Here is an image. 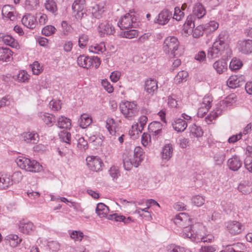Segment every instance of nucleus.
<instances>
[{
	"instance_id": "nucleus-51",
	"label": "nucleus",
	"mask_w": 252,
	"mask_h": 252,
	"mask_svg": "<svg viewBox=\"0 0 252 252\" xmlns=\"http://www.w3.org/2000/svg\"><path fill=\"white\" fill-rule=\"evenodd\" d=\"M109 173L113 180H116L120 176V172L117 166H112L109 170Z\"/></svg>"
},
{
	"instance_id": "nucleus-22",
	"label": "nucleus",
	"mask_w": 252,
	"mask_h": 252,
	"mask_svg": "<svg viewBox=\"0 0 252 252\" xmlns=\"http://www.w3.org/2000/svg\"><path fill=\"white\" fill-rule=\"evenodd\" d=\"M238 49L241 52L245 54L252 53V40L248 39L240 41Z\"/></svg>"
},
{
	"instance_id": "nucleus-47",
	"label": "nucleus",
	"mask_w": 252,
	"mask_h": 252,
	"mask_svg": "<svg viewBox=\"0 0 252 252\" xmlns=\"http://www.w3.org/2000/svg\"><path fill=\"white\" fill-rule=\"evenodd\" d=\"M56 31V29L52 25H48L45 26L42 30V33L46 36H50L54 34Z\"/></svg>"
},
{
	"instance_id": "nucleus-33",
	"label": "nucleus",
	"mask_w": 252,
	"mask_h": 252,
	"mask_svg": "<svg viewBox=\"0 0 252 252\" xmlns=\"http://www.w3.org/2000/svg\"><path fill=\"white\" fill-rule=\"evenodd\" d=\"M5 240L11 247L15 248L21 243L22 239L17 235L9 234L6 236Z\"/></svg>"
},
{
	"instance_id": "nucleus-52",
	"label": "nucleus",
	"mask_w": 252,
	"mask_h": 252,
	"mask_svg": "<svg viewBox=\"0 0 252 252\" xmlns=\"http://www.w3.org/2000/svg\"><path fill=\"white\" fill-rule=\"evenodd\" d=\"M184 17V13L181 10L179 7H176L174 8V12L173 18L177 21H180Z\"/></svg>"
},
{
	"instance_id": "nucleus-49",
	"label": "nucleus",
	"mask_w": 252,
	"mask_h": 252,
	"mask_svg": "<svg viewBox=\"0 0 252 252\" xmlns=\"http://www.w3.org/2000/svg\"><path fill=\"white\" fill-rule=\"evenodd\" d=\"M38 0H26L25 7L29 11L35 9L38 5Z\"/></svg>"
},
{
	"instance_id": "nucleus-53",
	"label": "nucleus",
	"mask_w": 252,
	"mask_h": 252,
	"mask_svg": "<svg viewBox=\"0 0 252 252\" xmlns=\"http://www.w3.org/2000/svg\"><path fill=\"white\" fill-rule=\"evenodd\" d=\"M192 203L197 207L202 206L205 202L204 197L200 195H195L192 198Z\"/></svg>"
},
{
	"instance_id": "nucleus-31",
	"label": "nucleus",
	"mask_w": 252,
	"mask_h": 252,
	"mask_svg": "<svg viewBox=\"0 0 252 252\" xmlns=\"http://www.w3.org/2000/svg\"><path fill=\"white\" fill-rule=\"evenodd\" d=\"M106 9L105 3L100 2L96 5V7H93L92 14L95 18L99 19L101 14L106 10Z\"/></svg>"
},
{
	"instance_id": "nucleus-24",
	"label": "nucleus",
	"mask_w": 252,
	"mask_h": 252,
	"mask_svg": "<svg viewBox=\"0 0 252 252\" xmlns=\"http://www.w3.org/2000/svg\"><path fill=\"white\" fill-rule=\"evenodd\" d=\"M172 126L175 130L179 132L184 131L188 125L185 120L181 118H176L172 122Z\"/></svg>"
},
{
	"instance_id": "nucleus-4",
	"label": "nucleus",
	"mask_w": 252,
	"mask_h": 252,
	"mask_svg": "<svg viewBox=\"0 0 252 252\" xmlns=\"http://www.w3.org/2000/svg\"><path fill=\"white\" fill-rule=\"evenodd\" d=\"M143 150L140 147L134 148L132 158L125 157L123 159L124 167L126 170H130L133 166L137 167L143 160Z\"/></svg>"
},
{
	"instance_id": "nucleus-23",
	"label": "nucleus",
	"mask_w": 252,
	"mask_h": 252,
	"mask_svg": "<svg viewBox=\"0 0 252 252\" xmlns=\"http://www.w3.org/2000/svg\"><path fill=\"white\" fill-rule=\"evenodd\" d=\"M158 83L156 80L150 79L145 82V90L150 94L153 95L158 91Z\"/></svg>"
},
{
	"instance_id": "nucleus-11",
	"label": "nucleus",
	"mask_w": 252,
	"mask_h": 252,
	"mask_svg": "<svg viewBox=\"0 0 252 252\" xmlns=\"http://www.w3.org/2000/svg\"><path fill=\"white\" fill-rule=\"evenodd\" d=\"M225 48L220 43L214 42L212 46L208 50L207 58L209 59L219 58L223 53Z\"/></svg>"
},
{
	"instance_id": "nucleus-35",
	"label": "nucleus",
	"mask_w": 252,
	"mask_h": 252,
	"mask_svg": "<svg viewBox=\"0 0 252 252\" xmlns=\"http://www.w3.org/2000/svg\"><path fill=\"white\" fill-rule=\"evenodd\" d=\"M105 50V45L104 42H100L99 44H95L91 45L89 48V50L90 52L95 54L102 53Z\"/></svg>"
},
{
	"instance_id": "nucleus-43",
	"label": "nucleus",
	"mask_w": 252,
	"mask_h": 252,
	"mask_svg": "<svg viewBox=\"0 0 252 252\" xmlns=\"http://www.w3.org/2000/svg\"><path fill=\"white\" fill-rule=\"evenodd\" d=\"M204 32H206L204 27L199 25L194 29H192L191 33L192 34L193 37L198 38L203 35Z\"/></svg>"
},
{
	"instance_id": "nucleus-16",
	"label": "nucleus",
	"mask_w": 252,
	"mask_h": 252,
	"mask_svg": "<svg viewBox=\"0 0 252 252\" xmlns=\"http://www.w3.org/2000/svg\"><path fill=\"white\" fill-rule=\"evenodd\" d=\"M98 31L101 36L105 34L113 35L115 32V29L112 22H105L101 23L98 26Z\"/></svg>"
},
{
	"instance_id": "nucleus-38",
	"label": "nucleus",
	"mask_w": 252,
	"mask_h": 252,
	"mask_svg": "<svg viewBox=\"0 0 252 252\" xmlns=\"http://www.w3.org/2000/svg\"><path fill=\"white\" fill-rule=\"evenodd\" d=\"M189 129L190 134L193 137H200L203 135V131L200 126L192 124L190 126Z\"/></svg>"
},
{
	"instance_id": "nucleus-46",
	"label": "nucleus",
	"mask_w": 252,
	"mask_h": 252,
	"mask_svg": "<svg viewBox=\"0 0 252 252\" xmlns=\"http://www.w3.org/2000/svg\"><path fill=\"white\" fill-rule=\"evenodd\" d=\"M89 41L88 36L85 34H81L78 39V45L80 48L83 49L88 44Z\"/></svg>"
},
{
	"instance_id": "nucleus-30",
	"label": "nucleus",
	"mask_w": 252,
	"mask_h": 252,
	"mask_svg": "<svg viewBox=\"0 0 252 252\" xmlns=\"http://www.w3.org/2000/svg\"><path fill=\"white\" fill-rule=\"evenodd\" d=\"M162 160L168 161L173 155V148L171 144L165 145L163 147L161 153Z\"/></svg>"
},
{
	"instance_id": "nucleus-36",
	"label": "nucleus",
	"mask_w": 252,
	"mask_h": 252,
	"mask_svg": "<svg viewBox=\"0 0 252 252\" xmlns=\"http://www.w3.org/2000/svg\"><path fill=\"white\" fill-rule=\"evenodd\" d=\"M38 117H40L47 125L52 126V123L54 122L56 120L55 116H53L48 113L40 112L38 113Z\"/></svg>"
},
{
	"instance_id": "nucleus-60",
	"label": "nucleus",
	"mask_w": 252,
	"mask_h": 252,
	"mask_svg": "<svg viewBox=\"0 0 252 252\" xmlns=\"http://www.w3.org/2000/svg\"><path fill=\"white\" fill-rule=\"evenodd\" d=\"M102 86L105 90L109 93H111L114 91L113 86L107 81V79H104L101 82Z\"/></svg>"
},
{
	"instance_id": "nucleus-57",
	"label": "nucleus",
	"mask_w": 252,
	"mask_h": 252,
	"mask_svg": "<svg viewBox=\"0 0 252 252\" xmlns=\"http://www.w3.org/2000/svg\"><path fill=\"white\" fill-rule=\"evenodd\" d=\"M227 38V35L225 32H221L219 35L218 38L216 39L215 42L220 43V44L223 45L225 48L226 44L225 42V40Z\"/></svg>"
},
{
	"instance_id": "nucleus-45",
	"label": "nucleus",
	"mask_w": 252,
	"mask_h": 252,
	"mask_svg": "<svg viewBox=\"0 0 252 252\" xmlns=\"http://www.w3.org/2000/svg\"><path fill=\"white\" fill-rule=\"evenodd\" d=\"M13 78L19 82H25L29 79V75L26 71L22 70L20 71L17 75L14 76Z\"/></svg>"
},
{
	"instance_id": "nucleus-48",
	"label": "nucleus",
	"mask_w": 252,
	"mask_h": 252,
	"mask_svg": "<svg viewBox=\"0 0 252 252\" xmlns=\"http://www.w3.org/2000/svg\"><path fill=\"white\" fill-rule=\"evenodd\" d=\"M60 138L62 141L67 144L71 141V134L66 130H63L59 133Z\"/></svg>"
},
{
	"instance_id": "nucleus-32",
	"label": "nucleus",
	"mask_w": 252,
	"mask_h": 252,
	"mask_svg": "<svg viewBox=\"0 0 252 252\" xmlns=\"http://www.w3.org/2000/svg\"><path fill=\"white\" fill-rule=\"evenodd\" d=\"M213 66L218 73L221 74L227 69V63L225 61L220 60L215 62Z\"/></svg>"
},
{
	"instance_id": "nucleus-20",
	"label": "nucleus",
	"mask_w": 252,
	"mask_h": 252,
	"mask_svg": "<svg viewBox=\"0 0 252 252\" xmlns=\"http://www.w3.org/2000/svg\"><path fill=\"white\" fill-rule=\"evenodd\" d=\"M242 164L240 158L236 155L229 158L227 161V165L229 169L234 171H237L241 167Z\"/></svg>"
},
{
	"instance_id": "nucleus-19",
	"label": "nucleus",
	"mask_w": 252,
	"mask_h": 252,
	"mask_svg": "<svg viewBox=\"0 0 252 252\" xmlns=\"http://www.w3.org/2000/svg\"><path fill=\"white\" fill-rule=\"evenodd\" d=\"M206 13V9L204 6L200 2L195 3L192 7V14L190 16H193V19L197 18L198 19L203 18Z\"/></svg>"
},
{
	"instance_id": "nucleus-9",
	"label": "nucleus",
	"mask_w": 252,
	"mask_h": 252,
	"mask_svg": "<svg viewBox=\"0 0 252 252\" xmlns=\"http://www.w3.org/2000/svg\"><path fill=\"white\" fill-rule=\"evenodd\" d=\"M162 46L163 51L166 54L175 56V52L178 49L179 41L175 36H168L165 39Z\"/></svg>"
},
{
	"instance_id": "nucleus-50",
	"label": "nucleus",
	"mask_w": 252,
	"mask_h": 252,
	"mask_svg": "<svg viewBox=\"0 0 252 252\" xmlns=\"http://www.w3.org/2000/svg\"><path fill=\"white\" fill-rule=\"evenodd\" d=\"M242 65V62L239 60L233 59L231 60L229 64V68L231 70H236L241 68Z\"/></svg>"
},
{
	"instance_id": "nucleus-17",
	"label": "nucleus",
	"mask_w": 252,
	"mask_h": 252,
	"mask_svg": "<svg viewBox=\"0 0 252 252\" xmlns=\"http://www.w3.org/2000/svg\"><path fill=\"white\" fill-rule=\"evenodd\" d=\"M12 176L6 172H0V189H5L13 185Z\"/></svg>"
},
{
	"instance_id": "nucleus-44",
	"label": "nucleus",
	"mask_w": 252,
	"mask_h": 252,
	"mask_svg": "<svg viewBox=\"0 0 252 252\" xmlns=\"http://www.w3.org/2000/svg\"><path fill=\"white\" fill-rule=\"evenodd\" d=\"M166 249L168 252H186L184 248L175 244H170L167 246Z\"/></svg>"
},
{
	"instance_id": "nucleus-2",
	"label": "nucleus",
	"mask_w": 252,
	"mask_h": 252,
	"mask_svg": "<svg viewBox=\"0 0 252 252\" xmlns=\"http://www.w3.org/2000/svg\"><path fill=\"white\" fill-rule=\"evenodd\" d=\"M109 212L108 207L104 203H99L97 204L95 212L100 218H105L108 220H115V221H122L125 224H128L132 220L131 218L130 217L126 218L123 215H119L117 213L108 214Z\"/></svg>"
},
{
	"instance_id": "nucleus-58",
	"label": "nucleus",
	"mask_w": 252,
	"mask_h": 252,
	"mask_svg": "<svg viewBox=\"0 0 252 252\" xmlns=\"http://www.w3.org/2000/svg\"><path fill=\"white\" fill-rule=\"evenodd\" d=\"M220 113L217 112L212 111L209 115H208L205 119V121L207 124H211L213 121L216 119Z\"/></svg>"
},
{
	"instance_id": "nucleus-40",
	"label": "nucleus",
	"mask_w": 252,
	"mask_h": 252,
	"mask_svg": "<svg viewBox=\"0 0 252 252\" xmlns=\"http://www.w3.org/2000/svg\"><path fill=\"white\" fill-rule=\"evenodd\" d=\"M117 124L112 118H108L106 122V127L111 135L115 134Z\"/></svg>"
},
{
	"instance_id": "nucleus-25",
	"label": "nucleus",
	"mask_w": 252,
	"mask_h": 252,
	"mask_svg": "<svg viewBox=\"0 0 252 252\" xmlns=\"http://www.w3.org/2000/svg\"><path fill=\"white\" fill-rule=\"evenodd\" d=\"M21 21L25 27L31 29H34L36 25L35 18L30 14L25 15Z\"/></svg>"
},
{
	"instance_id": "nucleus-42",
	"label": "nucleus",
	"mask_w": 252,
	"mask_h": 252,
	"mask_svg": "<svg viewBox=\"0 0 252 252\" xmlns=\"http://www.w3.org/2000/svg\"><path fill=\"white\" fill-rule=\"evenodd\" d=\"M188 76V73L184 70L180 71L178 73L174 78L175 82L176 83H180L186 81V78Z\"/></svg>"
},
{
	"instance_id": "nucleus-6",
	"label": "nucleus",
	"mask_w": 252,
	"mask_h": 252,
	"mask_svg": "<svg viewBox=\"0 0 252 252\" xmlns=\"http://www.w3.org/2000/svg\"><path fill=\"white\" fill-rule=\"evenodd\" d=\"M231 149L229 150L224 147L223 144L220 142L215 143V147L213 148V158L215 163L217 165H221L225 160V158L229 155Z\"/></svg>"
},
{
	"instance_id": "nucleus-59",
	"label": "nucleus",
	"mask_w": 252,
	"mask_h": 252,
	"mask_svg": "<svg viewBox=\"0 0 252 252\" xmlns=\"http://www.w3.org/2000/svg\"><path fill=\"white\" fill-rule=\"evenodd\" d=\"M152 138V134H148L147 133L144 132L141 137V142L142 144L146 146L149 143V142H151V139Z\"/></svg>"
},
{
	"instance_id": "nucleus-1",
	"label": "nucleus",
	"mask_w": 252,
	"mask_h": 252,
	"mask_svg": "<svg viewBox=\"0 0 252 252\" xmlns=\"http://www.w3.org/2000/svg\"><path fill=\"white\" fill-rule=\"evenodd\" d=\"M190 218L189 215L185 213H180L176 215L174 219V222L180 227H183L184 229L182 232V236L185 238H189L192 241L195 243L208 242V238L205 236H202L198 234L196 229L200 226L199 223L190 225L189 226H185L189 224Z\"/></svg>"
},
{
	"instance_id": "nucleus-26",
	"label": "nucleus",
	"mask_w": 252,
	"mask_h": 252,
	"mask_svg": "<svg viewBox=\"0 0 252 252\" xmlns=\"http://www.w3.org/2000/svg\"><path fill=\"white\" fill-rule=\"evenodd\" d=\"M244 83L242 78L237 75L231 76L227 81V86L232 89L241 86Z\"/></svg>"
},
{
	"instance_id": "nucleus-39",
	"label": "nucleus",
	"mask_w": 252,
	"mask_h": 252,
	"mask_svg": "<svg viewBox=\"0 0 252 252\" xmlns=\"http://www.w3.org/2000/svg\"><path fill=\"white\" fill-rule=\"evenodd\" d=\"M80 127L82 128H86L92 123V119L86 114L81 115L78 121Z\"/></svg>"
},
{
	"instance_id": "nucleus-27",
	"label": "nucleus",
	"mask_w": 252,
	"mask_h": 252,
	"mask_svg": "<svg viewBox=\"0 0 252 252\" xmlns=\"http://www.w3.org/2000/svg\"><path fill=\"white\" fill-rule=\"evenodd\" d=\"M22 138L27 143L35 144L38 141V135L34 132H28L22 134Z\"/></svg>"
},
{
	"instance_id": "nucleus-5",
	"label": "nucleus",
	"mask_w": 252,
	"mask_h": 252,
	"mask_svg": "<svg viewBox=\"0 0 252 252\" xmlns=\"http://www.w3.org/2000/svg\"><path fill=\"white\" fill-rule=\"evenodd\" d=\"M15 161L21 169L27 171L38 172L42 168V166L37 161L25 157L19 156L16 159Z\"/></svg>"
},
{
	"instance_id": "nucleus-29",
	"label": "nucleus",
	"mask_w": 252,
	"mask_h": 252,
	"mask_svg": "<svg viewBox=\"0 0 252 252\" xmlns=\"http://www.w3.org/2000/svg\"><path fill=\"white\" fill-rule=\"evenodd\" d=\"M13 52L8 48H0V61L9 62L12 59Z\"/></svg>"
},
{
	"instance_id": "nucleus-12",
	"label": "nucleus",
	"mask_w": 252,
	"mask_h": 252,
	"mask_svg": "<svg viewBox=\"0 0 252 252\" xmlns=\"http://www.w3.org/2000/svg\"><path fill=\"white\" fill-rule=\"evenodd\" d=\"M227 231L232 235L240 234L245 228V226L238 221H229L225 223Z\"/></svg>"
},
{
	"instance_id": "nucleus-41",
	"label": "nucleus",
	"mask_w": 252,
	"mask_h": 252,
	"mask_svg": "<svg viewBox=\"0 0 252 252\" xmlns=\"http://www.w3.org/2000/svg\"><path fill=\"white\" fill-rule=\"evenodd\" d=\"M218 27L219 24L214 21H211L204 26L205 31L207 32H215L218 29Z\"/></svg>"
},
{
	"instance_id": "nucleus-28",
	"label": "nucleus",
	"mask_w": 252,
	"mask_h": 252,
	"mask_svg": "<svg viewBox=\"0 0 252 252\" xmlns=\"http://www.w3.org/2000/svg\"><path fill=\"white\" fill-rule=\"evenodd\" d=\"M194 19L193 16L189 15L187 17L186 21L183 26V30L186 34H190L194 28Z\"/></svg>"
},
{
	"instance_id": "nucleus-54",
	"label": "nucleus",
	"mask_w": 252,
	"mask_h": 252,
	"mask_svg": "<svg viewBox=\"0 0 252 252\" xmlns=\"http://www.w3.org/2000/svg\"><path fill=\"white\" fill-rule=\"evenodd\" d=\"M84 236L83 232L80 231H73L70 233V237L75 241H81Z\"/></svg>"
},
{
	"instance_id": "nucleus-62",
	"label": "nucleus",
	"mask_w": 252,
	"mask_h": 252,
	"mask_svg": "<svg viewBox=\"0 0 252 252\" xmlns=\"http://www.w3.org/2000/svg\"><path fill=\"white\" fill-rule=\"evenodd\" d=\"M238 190L244 194H248L252 191V188L243 184H241L238 187Z\"/></svg>"
},
{
	"instance_id": "nucleus-21",
	"label": "nucleus",
	"mask_w": 252,
	"mask_h": 252,
	"mask_svg": "<svg viewBox=\"0 0 252 252\" xmlns=\"http://www.w3.org/2000/svg\"><path fill=\"white\" fill-rule=\"evenodd\" d=\"M0 42H3L4 44L16 49L19 47L17 41L12 36L4 33H0Z\"/></svg>"
},
{
	"instance_id": "nucleus-55",
	"label": "nucleus",
	"mask_w": 252,
	"mask_h": 252,
	"mask_svg": "<svg viewBox=\"0 0 252 252\" xmlns=\"http://www.w3.org/2000/svg\"><path fill=\"white\" fill-rule=\"evenodd\" d=\"M138 35V32L137 30H131L125 31L123 33V37L126 38H133L137 36Z\"/></svg>"
},
{
	"instance_id": "nucleus-63",
	"label": "nucleus",
	"mask_w": 252,
	"mask_h": 252,
	"mask_svg": "<svg viewBox=\"0 0 252 252\" xmlns=\"http://www.w3.org/2000/svg\"><path fill=\"white\" fill-rule=\"evenodd\" d=\"M213 99L212 97L210 96H205L203 98V101L202 103L201 104V106L203 107H206L207 108H211V102H212Z\"/></svg>"
},
{
	"instance_id": "nucleus-64",
	"label": "nucleus",
	"mask_w": 252,
	"mask_h": 252,
	"mask_svg": "<svg viewBox=\"0 0 252 252\" xmlns=\"http://www.w3.org/2000/svg\"><path fill=\"white\" fill-rule=\"evenodd\" d=\"M216 250L215 246L209 245H202L199 252H214Z\"/></svg>"
},
{
	"instance_id": "nucleus-3",
	"label": "nucleus",
	"mask_w": 252,
	"mask_h": 252,
	"mask_svg": "<svg viewBox=\"0 0 252 252\" xmlns=\"http://www.w3.org/2000/svg\"><path fill=\"white\" fill-rule=\"evenodd\" d=\"M119 108L121 113L128 120H132L138 114V106L134 101H123L120 104Z\"/></svg>"
},
{
	"instance_id": "nucleus-13",
	"label": "nucleus",
	"mask_w": 252,
	"mask_h": 252,
	"mask_svg": "<svg viewBox=\"0 0 252 252\" xmlns=\"http://www.w3.org/2000/svg\"><path fill=\"white\" fill-rule=\"evenodd\" d=\"M87 165L93 171H98L101 170L103 162L101 159L96 156H89L86 158Z\"/></svg>"
},
{
	"instance_id": "nucleus-61",
	"label": "nucleus",
	"mask_w": 252,
	"mask_h": 252,
	"mask_svg": "<svg viewBox=\"0 0 252 252\" xmlns=\"http://www.w3.org/2000/svg\"><path fill=\"white\" fill-rule=\"evenodd\" d=\"M48 247L53 252H56L60 249V244L57 242L54 241H51L48 242Z\"/></svg>"
},
{
	"instance_id": "nucleus-7",
	"label": "nucleus",
	"mask_w": 252,
	"mask_h": 252,
	"mask_svg": "<svg viewBox=\"0 0 252 252\" xmlns=\"http://www.w3.org/2000/svg\"><path fill=\"white\" fill-rule=\"evenodd\" d=\"M133 12V10H130V13H126L118 23V26L121 30L136 28L140 26V23L137 21L136 16L132 14Z\"/></svg>"
},
{
	"instance_id": "nucleus-37",
	"label": "nucleus",
	"mask_w": 252,
	"mask_h": 252,
	"mask_svg": "<svg viewBox=\"0 0 252 252\" xmlns=\"http://www.w3.org/2000/svg\"><path fill=\"white\" fill-rule=\"evenodd\" d=\"M45 9L54 14L58 11L57 5L54 0H46L44 3Z\"/></svg>"
},
{
	"instance_id": "nucleus-10",
	"label": "nucleus",
	"mask_w": 252,
	"mask_h": 252,
	"mask_svg": "<svg viewBox=\"0 0 252 252\" xmlns=\"http://www.w3.org/2000/svg\"><path fill=\"white\" fill-rule=\"evenodd\" d=\"M86 0H75L72 5V10L76 19H82L87 16Z\"/></svg>"
},
{
	"instance_id": "nucleus-34",
	"label": "nucleus",
	"mask_w": 252,
	"mask_h": 252,
	"mask_svg": "<svg viewBox=\"0 0 252 252\" xmlns=\"http://www.w3.org/2000/svg\"><path fill=\"white\" fill-rule=\"evenodd\" d=\"M56 125L60 128H70L71 127L70 120L62 116L58 118Z\"/></svg>"
},
{
	"instance_id": "nucleus-15",
	"label": "nucleus",
	"mask_w": 252,
	"mask_h": 252,
	"mask_svg": "<svg viewBox=\"0 0 252 252\" xmlns=\"http://www.w3.org/2000/svg\"><path fill=\"white\" fill-rule=\"evenodd\" d=\"M172 17V12L167 9H164L158 14V18L155 19V23L161 25H165Z\"/></svg>"
},
{
	"instance_id": "nucleus-14",
	"label": "nucleus",
	"mask_w": 252,
	"mask_h": 252,
	"mask_svg": "<svg viewBox=\"0 0 252 252\" xmlns=\"http://www.w3.org/2000/svg\"><path fill=\"white\" fill-rule=\"evenodd\" d=\"M163 125L158 121H154L148 126L149 132L152 134V138L156 140L162 134Z\"/></svg>"
},
{
	"instance_id": "nucleus-56",
	"label": "nucleus",
	"mask_w": 252,
	"mask_h": 252,
	"mask_svg": "<svg viewBox=\"0 0 252 252\" xmlns=\"http://www.w3.org/2000/svg\"><path fill=\"white\" fill-rule=\"evenodd\" d=\"M77 147L81 151H85L88 148V142L82 137L78 140Z\"/></svg>"
},
{
	"instance_id": "nucleus-8",
	"label": "nucleus",
	"mask_w": 252,
	"mask_h": 252,
	"mask_svg": "<svg viewBox=\"0 0 252 252\" xmlns=\"http://www.w3.org/2000/svg\"><path fill=\"white\" fill-rule=\"evenodd\" d=\"M77 62L79 66L87 69L92 66H94L95 68H97L101 63L100 59L97 57H90L84 55H80L77 58Z\"/></svg>"
},
{
	"instance_id": "nucleus-18",
	"label": "nucleus",
	"mask_w": 252,
	"mask_h": 252,
	"mask_svg": "<svg viewBox=\"0 0 252 252\" xmlns=\"http://www.w3.org/2000/svg\"><path fill=\"white\" fill-rule=\"evenodd\" d=\"M19 229L21 232L24 234H31L35 230V226L31 221L22 220L19 222Z\"/></svg>"
}]
</instances>
